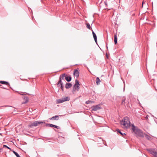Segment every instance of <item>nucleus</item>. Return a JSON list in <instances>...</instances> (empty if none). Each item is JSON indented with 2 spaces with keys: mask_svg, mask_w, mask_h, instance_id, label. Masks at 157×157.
<instances>
[{
  "mask_svg": "<svg viewBox=\"0 0 157 157\" xmlns=\"http://www.w3.org/2000/svg\"><path fill=\"white\" fill-rule=\"evenodd\" d=\"M131 126L132 128L131 129L132 130L133 132H134L137 136L140 137H144V134L141 130L136 127L133 124H132Z\"/></svg>",
  "mask_w": 157,
  "mask_h": 157,
  "instance_id": "nucleus-1",
  "label": "nucleus"
},
{
  "mask_svg": "<svg viewBox=\"0 0 157 157\" xmlns=\"http://www.w3.org/2000/svg\"><path fill=\"white\" fill-rule=\"evenodd\" d=\"M120 123L121 125H123L126 128H128L130 126L132 127L129 119L127 117H126L123 118Z\"/></svg>",
  "mask_w": 157,
  "mask_h": 157,
  "instance_id": "nucleus-2",
  "label": "nucleus"
},
{
  "mask_svg": "<svg viewBox=\"0 0 157 157\" xmlns=\"http://www.w3.org/2000/svg\"><path fill=\"white\" fill-rule=\"evenodd\" d=\"M66 76L67 75L65 73L63 74L62 75H60L59 78V81L57 83V86L58 87L60 85L61 89L63 91V83L62 80H63L65 82L64 79H65V77H66Z\"/></svg>",
  "mask_w": 157,
  "mask_h": 157,
  "instance_id": "nucleus-3",
  "label": "nucleus"
},
{
  "mask_svg": "<svg viewBox=\"0 0 157 157\" xmlns=\"http://www.w3.org/2000/svg\"><path fill=\"white\" fill-rule=\"evenodd\" d=\"M44 123L45 122H42L40 121H33L30 122L29 124L28 125V127L29 128H34L37 126L38 125Z\"/></svg>",
  "mask_w": 157,
  "mask_h": 157,
  "instance_id": "nucleus-4",
  "label": "nucleus"
},
{
  "mask_svg": "<svg viewBox=\"0 0 157 157\" xmlns=\"http://www.w3.org/2000/svg\"><path fill=\"white\" fill-rule=\"evenodd\" d=\"M70 98L68 97H66L62 99H59L56 100L57 104L62 103L64 102L69 101L70 100Z\"/></svg>",
  "mask_w": 157,
  "mask_h": 157,
  "instance_id": "nucleus-5",
  "label": "nucleus"
},
{
  "mask_svg": "<svg viewBox=\"0 0 157 157\" xmlns=\"http://www.w3.org/2000/svg\"><path fill=\"white\" fill-rule=\"evenodd\" d=\"M80 84H79V81L77 79H76L75 80V83L73 87V93L74 91H75V89L77 90H79L80 88Z\"/></svg>",
  "mask_w": 157,
  "mask_h": 157,
  "instance_id": "nucleus-6",
  "label": "nucleus"
},
{
  "mask_svg": "<svg viewBox=\"0 0 157 157\" xmlns=\"http://www.w3.org/2000/svg\"><path fill=\"white\" fill-rule=\"evenodd\" d=\"M147 150L154 156L157 153L156 150L155 149H148Z\"/></svg>",
  "mask_w": 157,
  "mask_h": 157,
  "instance_id": "nucleus-7",
  "label": "nucleus"
},
{
  "mask_svg": "<svg viewBox=\"0 0 157 157\" xmlns=\"http://www.w3.org/2000/svg\"><path fill=\"white\" fill-rule=\"evenodd\" d=\"M101 109V108L98 105H96L95 106H93L91 107L92 110L93 111H96Z\"/></svg>",
  "mask_w": 157,
  "mask_h": 157,
  "instance_id": "nucleus-8",
  "label": "nucleus"
},
{
  "mask_svg": "<svg viewBox=\"0 0 157 157\" xmlns=\"http://www.w3.org/2000/svg\"><path fill=\"white\" fill-rule=\"evenodd\" d=\"M117 99H120L121 100V101H122V102H121V105H123L124 104V103H125V101L126 100L125 98L124 97H120L118 96V97H117Z\"/></svg>",
  "mask_w": 157,
  "mask_h": 157,
  "instance_id": "nucleus-9",
  "label": "nucleus"
},
{
  "mask_svg": "<svg viewBox=\"0 0 157 157\" xmlns=\"http://www.w3.org/2000/svg\"><path fill=\"white\" fill-rule=\"evenodd\" d=\"M74 74L77 78L78 77L79 74V71L77 69L75 70Z\"/></svg>",
  "mask_w": 157,
  "mask_h": 157,
  "instance_id": "nucleus-10",
  "label": "nucleus"
},
{
  "mask_svg": "<svg viewBox=\"0 0 157 157\" xmlns=\"http://www.w3.org/2000/svg\"><path fill=\"white\" fill-rule=\"evenodd\" d=\"M59 117L57 115L54 116L52 117L51 118L49 119L52 120H58L59 119Z\"/></svg>",
  "mask_w": 157,
  "mask_h": 157,
  "instance_id": "nucleus-11",
  "label": "nucleus"
},
{
  "mask_svg": "<svg viewBox=\"0 0 157 157\" xmlns=\"http://www.w3.org/2000/svg\"><path fill=\"white\" fill-rule=\"evenodd\" d=\"M72 86V84L69 82L67 83L65 85V88L66 89H69Z\"/></svg>",
  "mask_w": 157,
  "mask_h": 157,
  "instance_id": "nucleus-12",
  "label": "nucleus"
},
{
  "mask_svg": "<svg viewBox=\"0 0 157 157\" xmlns=\"http://www.w3.org/2000/svg\"><path fill=\"white\" fill-rule=\"evenodd\" d=\"M92 34L94 40L96 44H97V37L96 35L93 31H92Z\"/></svg>",
  "mask_w": 157,
  "mask_h": 157,
  "instance_id": "nucleus-13",
  "label": "nucleus"
},
{
  "mask_svg": "<svg viewBox=\"0 0 157 157\" xmlns=\"http://www.w3.org/2000/svg\"><path fill=\"white\" fill-rule=\"evenodd\" d=\"M101 81L98 77H97L96 80V82L97 85H99Z\"/></svg>",
  "mask_w": 157,
  "mask_h": 157,
  "instance_id": "nucleus-14",
  "label": "nucleus"
},
{
  "mask_svg": "<svg viewBox=\"0 0 157 157\" xmlns=\"http://www.w3.org/2000/svg\"><path fill=\"white\" fill-rule=\"evenodd\" d=\"M65 79L67 82H70L71 80V76H67V75L66 76V77H65Z\"/></svg>",
  "mask_w": 157,
  "mask_h": 157,
  "instance_id": "nucleus-15",
  "label": "nucleus"
},
{
  "mask_svg": "<svg viewBox=\"0 0 157 157\" xmlns=\"http://www.w3.org/2000/svg\"><path fill=\"white\" fill-rule=\"evenodd\" d=\"M0 83H1V84H5L6 85H9V83L8 82L5 81H0Z\"/></svg>",
  "mask_w": 157,
  "mask_h": 157,
  "instance_id": "nucleus-16",
  "label": "nucleus"
},
{
  "mask_svg": "<svg viewBox=\"0 0 157 157\" xmlns=\"http://www.w3.org/2000/svg\"><path fill=\"white\" fill-rule=\"evenodd\" d=\"M117 132L119 133L122 136L125 135L124 133L122 132L119 129H117Z\"/></svg>",
  "mask_w": 157,
  "mask_h": 157,
  "instance_id": "nucleus-17",
  "label": "nucleus"
},
{
  "mask_svg": "<svg viewBox=\"0 0 157 157\" xmlns=\"http://www.w3.org/2000/svg\"><path fill=\"white\" fill-rule=\"evenodd\" d=\"M114 41L115 44H117V36L116 35H115L114 37Z\"/></svg>",
  "mask_w": 157,
  "mask_h": 157,
  "instance_id": "nucleus-18",
  "label": "nucleus"
},
{
  "mask_svg": "<svg viewBox=\"0 0 157 157\" xmlns=\"http://www.w3.org/2000/svg\"><path fill=\"white\" fill-rule=\"evenodd\" d=\"M24 99L25 100V101L24 102V103H26L27 102H28L29 100H28V98L27 97H25Z\"/></svg>",
  "mask_w": 157,
  "mask_h": 157,
  "instance_id": "nucleus-19",
  "label": "nucleus"
},
{
  "mask_svg": "<svg viewBox=\"0 0 157 157\" xmlns=\"http://www.w3.org/2000/svg\"><path fill=\"white\" fill-rule=\"evenodd\" d=\"M53 124H47L46 126V127H53Z\"/></svg>",
  "mask_w": 157,
  "mask_h": 157,
  "instance_id": "nucleus-20",
  "label": "nucleus"
},
{
  "mask_svg": "<svg viewBox=\"0 0 157 157\" xmlns=\"http://www.w3.org/2000/svg\"><path fill=\"white\" fill-rule=\"evenodd\" d=\"M145 137L148 140H150L151 138V137L148 136V135H147V134H145Z\"/></svg>",
  "mask_w": 157,
  "mask_h": 157,
  "instance_id": "nucleus-21",
  "label": "nucleus"
},
{
  "mask_svg": "<svg viewBox=\"0 0 157 157\" xmlns=\"http://www.w3.org/2000/svg\"><path fill=\"white\" fill-rule=\"evenodd\" d=\"M93 102H94L93 101H86V104H90L91 103H93Z\"/></svg>",
  "mask_w": 157,
  "mask_h": 157,
  "instance_id": "nucleus-22",
  "label": "nucleus"
},
{
  "mask_svg": "<svg viewBox=\"0 0 157 157\" xmlns=\"http://www.w3.org/2000/svg\"><path fill=\"white\" fill-rule=\"evenodd\" d=\"M86 27L89 29H90V26L89 24L87 23L86 24Z\"/></svg>",
  "mask_w": 157,
  "mask_h": 157,
  "instance_id": "nucleus-23",
  "label": "nucleus"
},
{
  "mask_svg": "<svg viewBox=\"0 0 157 157\" xmlns=\"http://www.w3.org/2000/svg\"><path fill=\"white\" fill-rule=\"evenodd\" d=\"M53 127H54L55 128H57V129H59L60 128V127L58 126H57V125H53Z\"/></svg>",
  "mask_w": 157,
  "mask_h": 157,
  "instance_id": "nucleus-24",
  "label": "nucleus"
},
{
  "mask_svg": "<svg viewBox=\"0 0 157 157\" xmlns=\"http://www.w3.org/2000/svg\"><path fill=\"white\" fill-rule=\"evenodd\" d=\"M3 147H6L9 149H10V150L11 149V148L10 147H8V146H6V145H3Z\"/></svg>",
  "mask_w": 157,
  "mask_h": 157,
  "instance_id": "nucleus-25",
  "label": "nucleus"
},
{
  "mask_svg": "<svg viewBox=\"0 0 157 157\" xmlns=\"http://www.w3.org/2000/svg\"><path fill=\"white\" fill-rule=\"evenodd\" d=\"M15 155L17 157H21L17 153Z\"/></svg>",
  "mask_w": 157,
  "mask_h": 157,
  "instance_id": "nucleus-26",
  "label": "nucleus"
},
{
  "mask_svg": "<svg viewBox=\"0 0 157 157\" xmlns=\"http://www.w3.org/2000/svg\"><path fill=\"white\" fill-rule=\"evenodd\" d=\"M13 153H14V154L16 155L17 153L16 152H15V151H13Z\"/></svg>",
  "mask_w": 157,
  "mask_h": 157,
  "instance_id": "nucleus-27",
  "label": "nucleus"
},
{
  "mask_svg": "<svg viewBox=\"0 0 157 157\" xmlns=\"http://www.w3.org/2000/svg\"><path fill=\"white\" fill-rule=\"evenodd\" d=\"M18 93H19V94H21V95H23V94H21L22 93H23V92H17Z\"/></svg>",
  "mask_w": 157,
  "mask_h": 157,
  "instance_id": "nucleus-28",
  "label": "nucleus"
},
{
  "mask_svg": "<svg viewBox=\"0 0 157 157\" xmlns=\"http://www.w3.org/2000/svg\"><path fill=\"white\" fill-rule=\"evenodd\" d=\"M2 148H0V152H2Z\"/></svg>",
  "mask_w": 157,
  "mask_h": 157,
  "instance_id": "nucleus-29",
  "label": "nucleus"
},
{
  "mask_svg": "<svg viewBox=\"0 0 157 157\" xmlns=\"http://www.w3.org/2000/svg\"><path fill=\"white\" fill-rule=\"evenodd\" d=\"M6 106H6V105H4V106H0V108L2 107H6Z\"/></svg>",
  "mask_w": 157,
  "mask_h": 157,
  "instance_id": "nucleus-30",
  "label": "nucleus"
},
{
  "mask_svg": "<svg viewBox=\"0 0 157 157\" xmlns=\"http://www.w3.org/2000/svg\"><path fill=\"white\" fill-rule=\"evenodd\" d=\"M154 156V157H157V153L156 154H155Z\"/></svg>",
  "mask_w": 157,
  "mask_h": 157,
  "instance_id": "nucleus-31",
  "label": "nucleus"
},
{
  "mask_svg": "<svg viewBox=\"0 0 157 157\" xmlns=\"http://www.w3.org/2000/svg\"><path fill=\"white\" fill-rule=\"evenodd\" d=\"M143 2H144V1H143V2H142V6H143V4H144V3H143Z\"/></svg>",
  "mask_w": 157,
  "mask_h": 157,
  "instance_id": "nucleus-32",
  "label": "nucleus"
},
{
  "mask_svg": "<svg viewBox=\"0 0 157 157\" xmlns=\"http://www.w3.org/2000/svg\"><path fill=\"white\" fill-rule=\"evenodd\" d=\"M1 87V88H2L4 89H5V88H4V87Z\"/></svg>",
  "mask_w": 157,
  "mask_h": 157,
  "instance_id": "nucleus-33",
  "label": "nucleus"
},
{
  "mask_svg": "<svg viewBox=\"0 0 157 157\" xmlns=\"http://www.w3.org/2000/svg\"><path fill=\"white\" fill-rule=\"evenodd\" d=\"M0 86H1L0 85Z\"/></svg>",
  "mask_w": 157,
  "mask_h": 157,
  "instance_id": "nucleus-34",
  "label": "nucleus"
}]
</instances>
